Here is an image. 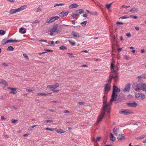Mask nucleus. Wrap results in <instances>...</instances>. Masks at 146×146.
Listing matches in <instances>:
<instances>
[{
	"instance_id": "nucleus-63",
	"label": "nucleus",
	"mask_w": 146,
	"mask_h": 146,
	"mask_svg": "<svg viewBox=\"0 0 146 146\" xmlns=\"http://www.w3.org/2000/svg\"><path fill=\"white\" fill-rule=\"evenodd\" d=\"M135 28L137 30V31H138L139 29V27H135Z\"/></svg>"
},
{
	"instance_id": "nucleus-37",
	"label": "nucleus",
	"mask_w": 146,
	"mask_h": 146,
	"mask_svg": "<svg viewBox=\"0 0 146 146\" xmlns=\"http://www.w3.org/2000/svg\"><path fill=\"white\" fill-rule=\"evenodd\" d=\"M115 66L114 64L113 63H111V64L110 65V68L111 69H113V71L114 68Z\"/></svg>"
},
{
	"instance_id": "nucleus-36",
	"label": "nucleus",
	"mask_w": 146,
	"mask_h": 146,
	"mask_svg": "<svg viewBox=\"0 0 146 146\" xmlns=\"http://www.w3.org/2000/svg\"><path fill=\"white\" fill-rule=\"evenodd\" d=\"M64 5V4H63V3L57 4L54 5V7H55L56 6Z\"/></svg>"
},
{
	"instance_id": "nucleus-16",
	"label": "nucleus",
	"mask_w": 146,
	"mask_h": 146,
	"mask_svg": "<svg viewBox=\"0 0 146 146\" xmlns=\"http://www.w3.org/2000/svg\"><path fill=\"white\" fill-rule=\"evenodd\" d=\"M68 13L69 12L68 11L65 12L64 11H62L60 13V15L61 17H64L67 16Z\"/></svg>"
},
{
	"instance_id": "nucleus-7",
	"label": "nucleus",
	"mask_w": 146,
	"mask_h": 146,
	"mask_svg": "<svg viewBox=\"0 0 146 146\" xmlns=\"http://www.w3.org/2000/svg\"><path fill=\"white\" fill-rule=\"evenodd\" d=\"M111 89L110 85L108 84H105L104 91L105 94H107L110 91Z\"/></svg>"
},
{
	"instance_id": "nucleus-55",
	"label": "nucleus",
	"mask_w": 146,
	"mask_h": 146,
	"mask_svg": "<svg viewBox=\"0 0 146 146\" xmlns=\"http://www.w3.org/2000/svg\"><path fill=\"white\" fill-rule=\"evenodd\" d=\"M126 35L127 37H130L131 36V34L129 33H127L126 34Z\"/></svg>"
},
{
	"instance_id": "nucleus-4",
	"label": "nucleus",
	"mask_w": 146,
	"mask_h": 146,
	"mask_svg": "<svg viewBox=\"0 0 146 146\" xmlns=\"http://www.w3.org/2000/svg\"><path fill=\"white\" fill-rule=\"evenodd\" d=\"M135 90L139 92V90L146 91V85L143 83H140L137 84L136 88H135Z\"/></svg>"
},
{
	"instance_id": "nucleus-3",
	"label": "nucleus",
	"mask_w": 146,
	"mask_h": 146,
	"mask_svg": "<svg viewBox=\"0 0 146 146\" xmlns=\"http://www.w3.org/2000/svg\"><path fill=\"white\" fill-rule=\"evenodd\" d=\"M119 77V76L118 75L117 72L115 70H113V73H111L109 76V80L108 81L111 82L112 79H113L114 81L115 82H117L118 81Z\"/></svg>"
},
{
	"instance_id": "nucleus-38",
	"label": "nucleus",
	"mask_w": 146,
	"mask_h": 146,
	"mask_svg": "<svg viewBox=\"0 0 146 146\" xmlns=\"http://www.w3.org/2000/svg\"><path fill=\"white\" fill-rule=\"evenodd\" d=\"M67 54H69L70 55V56H69V57H73V58H75V56L74 55L72 54V53H67Z\"/></svg>"
},
{
	"instance_id": "nucleus-5",
	"label": "nucleus",
	"mask_w": 146,
	"mask_h": 146,
	"mask_svg": "<svg viewBox=\"0 0 146 146\" xmlns=\"http://www.w3.org/2000/svg\"><path fill=\"white\" fill-rule=\"evenodd\" d=\"M21 40H7L6 38H5L1 41V44L2 45H4L6 43H13L16 42H20L21 41Z\"/></svg>"
},
{
	"instance_id": "nucleus-19",
	"label": "nucleus",
	"mask_w": 146,
	"mask_h": 146,
	"mask_svg": "<svg viewBox=\"0 0 146 146\" xmlns=\"http://www.w3.org/2000/svg\"><path fill=\"white\" fill-rule=\"evenodd\" d=\"M72 35L75 38L79 37L80 36V35L78 33L74 31L72 32Z\"/></svg>"
},
{
	"instance_id": "nucleus-24",
	"label": "nucleus",
	"mask_w": 146,
	"mask_h": 146,
	"mask_svg": "<svg viewBox=\"0 0 146 146\" xmlns=\"http://www.w3.org/2000/svg\"><path fill=\"white\" fill-rule=\"evenodd\" d=\"M35 90V88L33 87L27 88L26 89V90L27 92H32Z\"/></svg>"
},
{
	"instance_id": "nucleus-61",
	"label": "nucleus",
	"mask_w": 146,
	"mask_h": 146,
	"mask_svg": "<svg viewBox=\"0 0 146 146\" xmlns=\"http://www.w3.org/2000/svg\"><path fill=\"white\" fill-rule=\"evenodd\" d=\"M124 58L125 59H126V60H128L129 59V57H128V56H127V55H126L125 57H124Z\"/></svg>"
},
{
	"instance_id": "nucleus-31",
	"label": "nucleus",
	"mask_w": 146,
	"mask_h": 146,
	"mask_svg": "<svg viewBox=\"0 0 146 146\" xmlns=\"http://www.w3.org/2000/svg\"><path fill=\"white\" fill-rule=\"evenodd\" d=\"M59 48L60 50H65L67 48L66 47L64 46H62L59 47Z\"/></svg>"
},
{
	"instance_id": "nucleus-62",
	"label": "nucleus",
	"mask_w": 146,
	"mask_h": 146,
	"mask_svg": "<svg viewBox=\"0 0 146 146\" xmlns=\"http://www.w3.org/2000/svg\"><path fill=\"white\" fill-rule=\"evenodd\" d=\"M33 128H32V127H29L28 128V130H29V131H31V130H32V129H33Z\"/></svg>"
},
{
	"instance_id": "nucleus-8",
	"label": "nucleus",
	"mask_w": 146,
	"mask_h": 146,
	"mask_svg": "<svg viewBox=\"0 0 146 146\" xmlns=\"http://www.w3.org/2000/svg\"><path fill=\"white\" fill-rule=\"evenodd\" d=\"M135 97L140 100H143L145 98V95L142 93H137L135 94Z\"/></svg>"
},
{
	"instance_id": "nucleus-39",
	"label": "nucleus",
	"mask_w": 146,
	"mask_h": 146,
	"mask_svg": "<svg viewBox=\"0 0 146 146\" xmlns=\"http://www.w3.org/2000/svg\"><path fill=\"white\" fill-rule=\"evenodd\" d=\"M23 56L26 59H29L28 56L25 53H23Z\"/></svg>"
},
{
	"instance_id": "nucleus-26",
	"label": "nucleus",
	"mask_w": 146,
	"mask_h": 146,
	"mask_svg": "<svg viewBox=\"0 0 146 146\" xmlns=\"http://www.w3.org/2000/svg\"><path fill=\"white\" fill-rule=\"evenodd\" d=\"M110 140L112 141H114L115 140V137L113 136L112 133H111L110 135Z\"/></svg>"
},
{
	"instance_id": "nucleus-53",
	"label": "nucleus",
	"mask_w": 146,
	"mask_h": 146,
	"mask_svg": "<svg viewBox=\"0 0 146 146\" xmlns=\"http://www.w3.org/2000/svg\"><path fill=\"white\" fill-rule=\"evenodd\" d=\"M70 15L73 18V19H74L76 17V16L75 15V14H73V15Z\"/></svg>"
},
{
	"instance_id": "nucleus-64",
	"label": "nucleus",
	"mask_w": 146,
	"mask_h": 146,
	"mask_svg": "<svg viewBox=\"0 0 146 146\" xmlns=\"http://www.w3.org/2000/svg\"><path fill=\"white\" fill-rule=\"evenodd\" d=\"M141 53H144L145 52L144 49H141Z\"/></svg>"
},
{
	"instance_id": "nucleus-56",
	"label": "nucleus",
	"mask_w": 146,
	"mask_h": 146,
	"mask_svg": "<svg viewBox=\"0 0 146 146\" xmlns=\"http://www.w3.org/2000/svg\"><path fill=\"white\" fill-rule=\"evenodd\" d=\"M39 41L40 42H47V40H39Z\"/></svg>"
},
{
	"instance_id": "nucleus-28",
	"label": "nucleus",
	"mask_w": 146,
	"mask_h": 146,
	"mask_svg": "<svg viewBox=\"0 0 146 146\" xmlns=\"http://www.w3.org/2000/svg\"><path fill=\"white\" fill-rule=\"evenodd\" d=\"M14 50V48L12 46H9L7 50H9L10 51H13Z\"/></svg>"
},
{
	"instance_id": "nucleus-2",
	"label": "nucleus",
	"mask_w": 146,
	"mask_h": 146,
	"mask_svg": "<svg viewBox=\"0 0 146 146\" xmlns=\"http://www.w3.org/2000/svg\"><path fill=\"white\" fill-rule=\"evenodd\" d=\"M116 92H119L120 90L115 86H113V91L111 96V98L110 99V102L111 104L113 101H116L120 98V96L119 94H115Z\"/></svg>"
},
{
	"instance_id": "nucleus-51",
	"label": "nucleus",
	"mask_w": 146,
	"mask_h": 146,
	"mask_svg": "<svg viewBox=\"0 0 146 146\" xmlns=\"http://www.w3.org/2000/svg\"><path fill=\"white\" fill-rule=\"evenodd\" d=\"M11 121L12 123H15L17 121V120L15 119H12Z\"/></svg>"
},
{
	"instance_id": "nucleus-58",
	"label": "nucleus",
	"mask_w": 146,
	"mask_h": 146,
	"mask_svg": "<svg viewBox=\"0 0 146 146\" xmlns=\"http://www.w3.org/2000/svg\"><path fill=\"white\" fill-rule=\"evenodd\" d=\"M1 119L3 120H4L5 119H6V118L4 117L3 115L1 116Z\"/></svg>"
},
{
	"instance_id": "nucleus-29",
	"label": "nucleus",
	"mask_w": 146,
	"mask_h": 146,
	"mask_svg": "<svg viewBox=\"0 0 146 146\" xmlns=\"http://www.w3.org/2000/svg\"><path fill=\"white\" fill-rule=\"evenodd\" d=\"M117 129H118V128L117 127H114V128L113 129V132L114 133V134L116 135H117Z\"/></svg>"
},
{
	"instance_id": "nucleus-13",
	"label": "nucleus",
	"mask_w": 146,
	"mask_h": 146,
	"mask_svg": "<svg viewBox=\"0 0 146 146\" xmlns=\"http://www.w3.org/2000/svg\"><path fill=\"white\" fill-rule=\"evenodd\" d=\"M125 138V136L123 134H119L117 137V139L119 141H121L124 139Z\"/></svg>"
},
{
	"instance_id": "nucleus-43",
	"label": "nucleus",
	"mask_w": 146,
	"mask_h": 146,
	"mask_svg": "<svg viewBox=\"0 0 146 146\" xmlns=\"http://www.w3.org/2000/svg\"><path fill=\"white\" fill-rule=\"evenodd\" d=\"M69 42L71 44L72 46H74V45H75V43L74 42H72V41L70 40H69Z\"/></svg>"
},
{
	"instance_id": "nucleus-54",
	"label": "nucleus",
	"mask_w": 146,
	"mask_h": 146,
	"mask_svg": "<svg viewBox=\"0 0 146 146\" xmlns=\"http://www.w3.org/2000/svg\"><path fill=\"white\" fill-rule=\"evenodd\" d=\"M101 139V137H97L96 138V141H99Z\"/></svg>"
},
{
	"instance_id": "nucleus-9",
	"label": "nucleus",
	"mask_w": 146,
	"mask_h": 146,
	"mask_svg": "<svg viewBox=\"0 0 146 146\" xmlns=\"http://www.w3.org/2000/svg\"><path fill=\"white\" fill-rule=\"evenodd\" d=\"M59 18V17L58 16L53 17L50 18L49 19H48L46 21V22L48 23H50L58 19Z\"/></svg>"
},
{
	"instance_id": "nucleus-40",
	"label": "nucleus",
	"mask_w": 146,
	"mask_h": 146,
	"mask_svg": "<svg viewBox=\"0 0 146 146\" xmlns=\"http://www.w3.org/2000/svg\"><path fill=\"white\" fill-rule=\"evenodd\" d=\"M50 42V44L49 45L51 46H54L55 45L54 42L53 41H51Z\"/></svg>"
},
{
	"instance_id": "nucleus-20",
	"label": "nucleus",
	"mask_w": 146,
	"mask_h": 146,
	"mask_svg": "<svg viewBox=\"0 0 146 146\" xmlns=\"http://www.w3.org/2000/svg\"><path fill=\"white\" fill-rule=\"evenodd\" d=\"M84 11L82 9H78V10L76 11H75V12L76 13H78V14L79 15L84 13Z\"/></svg>"
},
{
	"instance_id": "nucleus-27",
	"label": "nucleus",
	"mask_w": 146,
	"mask_h": 146,
	"mask_svg": "<svg viewBox=\"0 0 146 146\" xmlns=\"http://www.w3.org/2000/svg\"><path fill=\"white\" fill-rule=\"evenodd\" d=\"M56 131L58 133H64L65 132V131H64L62 129H57Z\"/></svg>"
},
{
	"instance_id": "nucleus-33",
	"label": "nucleus",
	"mask_w": 146,
	"mask_h": 146,
	"mask_svg": "<svg viewBox=\"0 0 146 146\" xmlns=\"http://www.w3.org/2000/svg\"><path fill=\"white\" fill-rule=\"evenodd\" d=\"M38 96H46L47 95L45 94H44L42 93H38L36 94Z\"/></svg>"
},
{
	"instance_id": "nucleus-57",
	"label": "nucleus",
	"mask_w": 146,
	"mask_h": 146,
	"mask_svg": "<svg viewBox=\"0 0 146 146\" xmlns=\"http://www.w3.org/2000/svg\"><path fill=\"white\" fill-rule=\"evenodd\" d=\"M8 89H10L11 90L13 91V90H15V88H10V87H8Z\"/></svg>"
},
{
	"instance_id": "nucleus-32",
	"label": "nucleus",
	"mask_w": 146,
	"mask_h": 146,
	"mask_svg": "<svg viewBox=\"0 0 146 146\" xmlns=\"http://www.w3.org/2000/svg\"><path fill=\"white\" fill-rule=\"evenodd\" d=\"M87 21H83L80 23V24L82 25V26H85L87 24Z\"/></svg>"
},
{
	"instance_id": "nucleus-46",
	"label": "nucleus",
	"mask_w": 146,
	"mask_h": 146,
	"mask_svg": "<svg viewBox=\"0 0 146 146\" xmlns=\"http://www.w3.org/2000/svg\"><path fill=\"white\" fill-rule=\"evenodd\" d=\"M130 7V6H126L125 5H123L122 6V8H128Z\"/></svg>"
},
{
	"instance_id": "nucleus-49",
	"label": "nucleus",
	"mask_w": 146,
	"mask_h": 146,
	"mask_svg": "<svg viewBox=\"0 0 146 146\" xmlns=\"http://www.w3.org/2000/svg\"><path fill=\"white\" fill-rule=\"evenodd\" d=\"M116 25H123V23H121V22H117L116 23Z\"/></svg>"
},
{
	"instance_id": "nucleus-15",
	"label": "nucleus",
	"mask_w": 146,
	"mask_h": 146,
	"mask_svg": "<svg viewBox=\"0 0 146 146\" xmlns=\"http://www.w3.org/2000/svg\"><path fill=\"white\" fill-rule=\"evenodd\" d=\"M58 27V24H55L53 25V27L50 30L54 32H56L57 30Z\"/></svg>"
},
{
	"instance_id": "nucleus-12",
	"label": "nucleus",
	"mask_w": 146,
	"mask_h": 146,
	"mask_svg": "<svg viewBox=\"0 0 146 146\" xmlns=\"http://www.w3.org/2000/svg\"><path fill=\"white\" fill-rule=\"evenodd\" d=\"M138 81H141V80L142 78L144 79H146V73H145L143 74H141L140 76H138L137 77Z\"/></svg>"
},
{
	"instance_id": "nucleus-44",
	"label": "nucleus",
	"mask_w": 146,
	"mask_h": 146,
	"mask_svg": "<svg viewBox=\"0 0 146 146\" xmlns=\"http://www.w3.org/2000/svg\"><path fill=\"white\" fill-rule=\"evenodd\" d=\"M42 10V9L40 7H38L37 9L36 10V12H39L41 11Z\"/></svg>"
},
{
	"instance_id": "nucleus-59",
	"label": "nucleus",
	"mask_w": 146,
	"mask_h": 146,
	"mask_svg": "<svg viewBox=\"0 0 146 146\" xmlns=\"http://www.w3.org/2000/svg\"><path fill=\"white\" fill-rule=\"evenodd\" d=\"M57 33H59L60 32V30L59 29H57L56 31Z\"/></svg>"
},
{
	"instance_id": "nucleus-52",
	"label": "nucleus",
	"mask_w": 146,
	"mask_h": 146,
	"mask_svg": "<svg viewBox=\"0 0 146 146\" xmlns=\"http://www.w3.org/2000/svg\"><path fill=\"white\" fill-rule=\"evenodd\" d=\"M78 103L80 105H82L84 104V102H79Z\"/></svg>"
},
{
	"instance_id": "nucleus-21",
	"label": "nucleus",
	"mask_w": 146,
	"mask_h": 146,
	"mask_svg": "<svg viewBox=\"0 0 146 146\" xmlns=\"http://www.w3.org/2000/svg\"><path fill=\"white\" fill-rule=\"evenodd\" d=\"M0 84H3L6 86L8 85L6 81L5 80L3 79H0Z\"/></svg>"
},
{
	"instance_id": "nucleus-25",
	"label": "nucleus",
	"mask_w": 146,
	"mask_h": 146,
	"mask_svg": "<svg viewBox=\"0 0 146 146\" xmlns=\"http://www.w3.org/2000/svg\"><path fill=\"white\" fill-rule=\"evenodd\" d=\"M129 11L130 12L134 13L135 12V11H138V9L136 8L133 7L131 8Z\"/></svg>"
},
{
	"instance_id": "nucleus-35",
	"label": "nucleus",
	"mask_w": 146,
	"mask_h": 146,
	"mask_svg": "<svg viewBox=\"0 0 146 146\" xmlns=\"http://www.w3.org/2000/svg\"><path fill=\"white\" fill-rule=\"evenodd\" d=\"M112 4V3H111L110 4H107L106 5V6L107 8L108 9L110 8V6H111V4Z\"/></svg>"
},
{
	"instance_id": "nucleus-23",
	"label": "nucleus",
	"mask_w": 146,
	"mask_h": 146,
	"mask_svg": "<svg viewBox=\"0 0 146 146\" xmlns=\"http://www.w3.org/2000/svg\"><path fill=\"white\" fill-rule=\"evenodd\" d=\"M18 12V11L17 9H11L9 11V13L11 14H13L15 13Z\"/></svg>"
},
{
	"instance_id": "nucleus-34",
	"label": "nucleus",
	"mask_w": 146,
	"mask_h": 146,
	"mask_svg": "<svg viewBox=\"0 0 146 146\" xmlns=\"http://www.w3.org/2000/svg\"><path fill=\"white\" fill-rule=\"evenodd\" d=\"M46 130H49L51 131H54V128H51L49 127L46 128Z\"/></svg>"
},
{
	"instance_id": "nucleus-11",
	"label": "nucleus",
	"mask_w": 146,
	"mask_h": 146,
	"mask_svg": "<svg viewBox=\"0 0 146 146\" xmlns=\"http://www.w3.org/2000/svg\"><path fill=\"white\" fill-rule=\"evenodd\" d=\"M130 88V84L129 83L127 84L123 90V91L125 92H129Z\"/></svg>"
},
{
	"instance_id": "nucleus-22",
	"label": "nucleus",
	"mask_w": 146,
	"mask_h": 146,
	"mask_svg": "<svg viewBox=\"0 0 146 146\" xmlns=\"http://www.w3.org/2000/svg\"><path fill=\"white\" fill-rule=\"evenodd\" d=\"M19 32L21 33L24 34L26 33V31L24 28L21 27L19 30Z\"/></svg>"
},
{
	"instance_id": "nucleus-42",
	"label": "nucleus",
	"mask_w": 146,
	"mask_h": 146,
	"mask_svg": "<svg viewBox=\"0 0 146 146\" xmlns=\"http://www.w3.org/2000/svg\"><path fill=\"white\" fill-rule=\"evenodd\" d=\"M2 64L4 67H7L8 66V64L5 62L2 63Z\"/></svg>"
},
{
	"instance_id": "nucleus-45",
	"label": "nucleus",
	"mask_w": 146,
	"mask_h": 146,
	"mask_svg": "<svg viewBox=\"0 0 146 146\" xmlns=\"http://www.w3.org/2000/svg\"><path fill=\"white\" fill-rule=\"evenodd\" d=\"M130 17L132 18H133L134 19H136L137 18V17L136 16H134L133 15H131L130 16Z\"/></svg>"
},
{
	"instance_id": "nucleus-17",
	"label": "nucleus",
	"mask_w": 146,
	"mask_h": 146,
	"mask_svg": "<svg viewBox=\"0 0 146 146\" xmlns=\"http://www.w3.org/2000/svg\"><path fill=\"white\" fill-rule=\"evenodd\" d=\"M78 6L76 3H73L69 5V8L70 9L74 8L77 7Z\"/></svg>"
},
{
	"instance_id": "nucleus-30",
	"label": "nucleus",
	"mask_w": 146,
	"mask_h": 146,
	"mask_svg": "<svg viewBox=\"0 0 146 146\" xmlns=\"http://www.w3.org/2000/svg\"><path fill=\"white\" fill-rule=\"evenodd\" d=\"M5 33V31L0 30V35H3Z\"/></svg>"
},
{
	"instance_id": "nucleus-47",
	"label": "nucleus",
	"mask_w": 146,
	"mask_h": 146,
	"mask_svg": "<svg viewBox=\"0 0 146 146\" xmlns=\"http://www.w3.org/2000/svg\"><path fill=\"white\" fill-rule=\"evenodd\" d=\"M16 93H17V92L16 91V89H15V90H14H14L12 91L11 92H10L9 93L10 94V93H12L14 94H15Z\"/></svg>"
},
{
	"instance_id": "nucleus-41",
	"label": "nucleus",
	"mask_w": 146,
	"mask_h": 146,
	"mask_svg": "<svg viewBox=\"0 0 146 146\" xmlns=\"http://www.w3.org/2000/svg\"><path fill=\"white\" fill-rule=\"evenodd\" d=\"M129 18V17H127L126 16H125L120 17L119 19H128Z\"/></svg>"
},
{
	"instance_id": "nucleus-1",
	"label": "nucleus",
	"mask_w": 146,
	"mask_h": 146,
	"mask_svg": "<svg viewBox=\"0 0 146 146\" xmlns=\"http://www.w3.org/2000/svg\"><path fill=\"white\" fill-rule=\"evenodd\" d=\"M104 106L102 108L103 112L100 114L98 118L97 123L100 122L102 119L105 114V112L108 113H110V104L107 103V97L105 95L103 96Z\"/></svg>"
},
{
	"instance_id": "nucleus-10",
	"label": "nucleus",
	"mask_w": 146,
	"mask_h": 146,
	"mask_svg": "<svg viewBox=\"0 0 146 146\" xmlns=\"http://www.w3.org/2000/svg\"><path fill=\"white\" fill-rule=\"evenodd\" d=\"M59 86V84L58 83H56L54 85H49L47 86V88H50L51 89L52 88L55 89L57 88Z\"/></svg>"
},
{
	"instance_id": "nucleus-50",
	"label": "nucleus",
	"mask_w": 146,
	"mask_h": 146,
	"mask_svg": "<svg viewBox=\"0 0 146 146\" xmlns=\"http://www.w3.org/2000/svg\"><path fill=\"white\" fill-rule=\"evenodd\" d=\"M45 121H46L47 123H48V122L51 123V122H53V120H46Z\"/></svg>"
},
{
	"instance_id": "nucleus-18",
	"label": "nucleus",
	"mask_w": 146,
	"mask_h": 146,
	"mask_svg": "<svg viewBox=\"0 0 146 146\" xmlns=\"http://www.w3.org/2000/svg\"><path fill=\"white\" fill-rule=\"evenodd\" d=\"M27 8V6L26 5H23L21 6L19 8L17 9L18 12L21 11L24 9H26Z\"/></svg>"
},
{
	"instance_id": "nucleus-48",
	"label": "nucleus",
	"mask_w": 146,
	"mask_h": 146,
	"mask_svg": "<svg viewBox=\"0 0 146 146\" xmlns=\"http://www.w3.org/2000/svg\"><path fill=\"white\" fill-rule=\"evenodd\" d=\"M45 50L46 51L48 52H53V50H52L50 49H46Z\"/></svg>"
},
{
	"instance_id": "nucleus-6",
	"label": "nucleus",
	"mask_w": 146,
	"mask_h": 146,
	"mask_svg": "<svg viewBox=\"0 0 146 146\" xmlns=\"http://www.w3.org/2000/svg\"><path fill=\"white\" fill-rule=\"evenodd\" d=\"M120 113L124 115H128L133 113V112L131 111L128 109H123L122 110L119 111Z\"/></svg>"
},
{
	"instance_id": "nucleus-14",
	"label": "nucleus",
	"mask_w": 146,
	"mask_h": 146,
	"mask_svg": "<svg viewBox=\"0 0 146 146\" xmlns=\"http://www.w3.org/2000/svg\"><path fill=\"white\" fill-rule=\"evenodd\" d=\"M127 104L129 107H135L137 106V103L135 102H134L133 103H129Z\"/></svg>"
},
{
	"instance_id": "nucleus-60",
	"label": "nucleus",
	"mask_w": 146,
	"mask_h": 146,
	"mask_svg": "<svg viewBox=\"0 0 146 146\" xmlns=\"http://www.w3.org/2000/svg\"><path fill=\"white\" fill-rule=\"evenodd\" d=\"M50 35H53L54 33V32H53V31H51V30L50 31Z\"/></svg>"
}]
</instances>
